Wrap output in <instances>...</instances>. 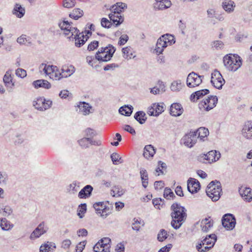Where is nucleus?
Segmentation results:
<instances>
[{
  "label": "nucleus",
  "instance_id": "1",
  "mask_svg": "<svg viewBox=\"0 0 252 252\" xmlns=\"http://www.w3.org/2000/svg\"><path fill=\"white\" fill-rule=\"evenodd\" d=\"M71 24V23L64 19L59 21L58 26L68 38L70 40H75V45L76 47H80L87 41L89 35H91L92 32L89 30L80 32L76 28L72 27Z\"/></svg>",
  "mask_w": 252,
  "mask_h": 252
},
{
  "label": "nucleus",
  "instance_id": "2",
  "mask_svg": "<svg viewBox=\"0 0 252 252\" xmlns=\"http://www.w3.org/2000/svg\"><path fill=\"white\" fill-rule=\"evenodd\" d=\"M171 210V216L172 218L171 224L174 228L179 229L186 219V210L180 204L176 203L172 205Z\"/></svg>",
  "mask_w": 252,
  "mask_h": 252
},
{
  "label": "nucleus",
  "instance_id": "3",
  "mask_svg": "<svg viewBox=\"0 0 252 252\" xmlns=\"http://www.w3.org/2000/svg\"><path fill=\"white\" fill-rule=\"evenodd\" d=\"M223 63L228 70L235 71L241 67L242 60L238 55L230 54L223 57Z\"/></svg>",
  "mask_w": 252,
  "mask_h": 252
},
{
  "label": "nucleus",
  "instance_id": "4",
  "mask_svg": "<svg viewBox=\"0 0 252 252\" xmlns=\"http://www.w3.org/2000/svg\"><path fill=\"white\" fill-rule=\"evenodd\" d=\"M207 195L212 199V201H218L221 192V184L219 181H213L207 186L206 189Z\"/></svg>",
  "mask_w": 252,
  "mask_h": 252
},
{
  "label": "nucleus",
  "instance_id": "5",
  "mask_svg": "<svg viewBox=\"0 0 252 252\" xmlns=\"http://www.w3.org/2000/svg\"><path fill=\"white\" fill-rule=\"evenodd\" d=\"M115 52V49L112 45L101 47L96 53V59L99 61L107 62L111 59Z\"/></svg>",
  "mask_w": 252,
  "mask_h": 252
},
{
  "label": "nucleus",
  "instance_id": "6",
  "mask_svg": "<svg viewBox=\"0 0 252 252\" xmlns=\"http://www.w3.org/2000/svg\"><path fill=\"white\" fill-rule=\"evenodd\" d=\"M218 97L211 95L201 101L198 104V108L202 111H209L214 108L217 104Z\"/></svg>",
  "mask_w": 252,
  "mask_h": 252
},
{
  "label": "nucleus",
  "instance_id": "7",
  "mask_svg": "<svg viewBox=\"0 0 252 252\" xmlns=\"http://www.w3.org/2000/svg\"><path fill=\"white\" fill-rule=\"evenodd\" d=\"M204 76L199 75L194 72L189 74L187 78V85L189 88L198 86L202 82Z\"/></svg>",
  "mask_w": 252,
  "mask_h": 252
},
{
  "label": "nucleus",
  "instance_id": "8",
  "mask_svg": "<svg viewBox=\"0 0 252 252\" xmlns=\"http://www.w3.org/2000/svg\"><path fill=\"white\" fill-rule=\"evenodd\" d=\"M211 82L214 87L218 89H220L224 84L225 80L220 72L215 69L211 73Z\"/></svg>",
  "mask_w": 252,
  "mask_h": 252
},
{
  "label": "nucleus",
  "instance_id": "9",
  "mask_svg": "<svg viewBox=\"0 0 252 252\" xmlns=\"http://www.w3.org/2000/svg\"><path fill=\"white\" fill-rule=\"evenodd\" d=\"M222 224L227 230H232L235 226L236 219L231 214H225L221 220Z\"/></svg>",
  "mask_w": 252,
  "mask_h": 252
},
{
  "label": "nucleus",
  "instance_id": "10",
  "mask_svg": "<svg viewBox=\"0 0 252 252\" xmlns=\"http://www.w3.org/2000/svg\"><path fill=\"white\" fill-rule=\"evenodd\" d=\"M52 102L49 100H46L44 98L40 97L33 101V105L38 110L43 111L50 107Z\"/></svg>",
  "mask_w": 252,
  "mask_h": 252
},
{
  "label": "nucleus",
  "instance_id": "11",
  "mask_svg": "<svg viewBox=\"0 0 252 252\" xmlns=\"http://www.w3.org/2000/svg\"><path fill=\"white\" fill-rule=\"evenodd\" d=\"M182 141L185 146L189 148H191L197 141L196 134H195V132L193 131H190L189 133L184 135L182 138Z\"/></svg>",
  "mask_w": 252,
  "mask_h": 252
},
{
  "label": "nucleus",
  "instance_id": "12",
  "mask_svg": "<svg viewBox=\"0 0 252 252\" xmlns=\"http://www.w3.org/2000/svg\"><path fill=\"white\" fill-rule=\"evenodd\" d=\"M242 136L246 139H252V121H249L245 123L241 130Z\"/></svg>",
  "mask_w": 252,
  "mask_h": 252
},
{
  "label": "nucleus",
  "instance_id": "13",
  "mask_svg": "<svg viewBox=\"0 0 252 252\" xmlns=\"http://www.w3.org/2000/svg\"><path fill=\"white\" fill-rule=\"evenodd\" d=\"M163 104L153 103L148 108V114L150 116H158L164 111Z\"/></svg>",
  "mask_w": 252,
  "mask_h": 252
},
{
  "label": "nucleus",
  "instance_id": "14",
  "mask_svg": "<svg viewBox=\"0 0 252 252\" xmlns=\"http://www.w3.org/2000/svg\"><path fill=\"white\" fill-rule=\"evenodd\" d=\"M47 229L48 228L45 226L44 222H42L32 233L30 238L31 239H34L39 238L41 235L46 233Z\"/></svg>",
  "mask_w": 252,
  "mask_h": 252
},
{
  "label": "nucleus",
  "instance_id": "15",
  "mask_svg": "<svg viewBox=\"0 0 252 252\" xmlns=\"http://www.w3.org/2000/svg\"><path fill=\"white\" fill-rule=\"evenodd\" d=\"M3 80L7 91L11 92L15 86V83L13 82V78L11 75V71L8 70L6 72L3 76Z\"/></svg>",
  "mask_w": 252,
  "mask_h": 252
},
{
  "label": "nucleus",
  "instance_id": "16",
  "mask_svg": "<svg viewBox=\"0 0 252 252\" xmlns=\"http://www.w3.org/2000/svg\"><path fill=\"white\" fill-rule=\"evenodd\" d=\"M200 189V183L196 179L189 178L188 181V189L191 193H196Z\"/></svg>",
  "mask_w": 252,
  "mask_h": 252
},
{
  "label": "nucleus",
  "instance_id": "17",
  "mask_svg": "<svg viewBox=\"0 0 252 252\" xmlns=\"http://www.w3.org/2000/svg\"><path fill=\"white\" fill-rule=\"evenodd\" d=\"M207 160L209 163H211L218 161L221 157L219 151L212 150L206 154Z\"/></svg>",
  "mask_w": 252,
  "mask_h": 252
},
{
  "label": "nucleus",
  "instance_id": "18",
  "mask_svg": "<svg viewBox=\"0 0 252 252\" xmlns=\"http://www.w3.org/2000/svg\"><path fill=\"white\" fill-rule=\"evenodd\" d=\"M79 111L84 115H89L92 113V107L88 103L80 102L78 105Z\"/></svg>",
  "mask_w": 252,
  "mask_h": 252
},
{
  "label": "nucleus",
  "instance_id": "19",
  "mask_svg": "<svg viewBox=\"0 0 252 252\" xmlns=\"http://www.w3.org/2000/svg\"><path fill=\"white\" fill-rule=\"evenodd\" d=\"M239 191L242 197L246 201L250 202L252 199V192L250 188L242 187Z\"/></svg>",
  "mask_w": 252,
  "mask_h": 252
},
{
  "label": "nucleus",
  "instance_id": "20",
  "mask_svg": "<svg viewBox=\"0 0 252 252\" xmlns=\"http://www.w3.org/2000/svg\"><path fill=\"white\" fill-rule=\"evenodd\" d=\"M183 112L184 109L180 104L173 103L170 107V113L173 116H179L182 114Z\"/></svg>",
  "mask_w": 252,
  "mask_h": 252
},
{
  "label": "nucleus",
  "instance_id": "21",
  "mask_svg": "<svg viewBox=\"0 0 252 252\" xmlns=\"http://www.w3.org/2000/svg\"><path fill=\"white\" fill-rule=\"evenodd\" d=\"M209 91L208 89H203L196 91L191 94L190 99L191 101L195 102L205 95L209 94Z\"/></svg>",
  "mask_w": 252,
  "mask_h": 252
},
{
  "label": "nucleus",
  "instance_id": "22",
  "mask_svg": "<svg viewBox=\"0 0 252 252\" xmlns=\"http://www.w3.org/2000/svg\"><path fill=\"white\" fill-rule=\"evenodd\" d=\"M217 241V236L215 234L209 235L206 237L200 243L202 245L210 246L212 248Z\"/></svg>",
  "mask_w": 252,
  "mask_h": 252
},
{
  "label": "nucleus",
  "instance_id": "23",
  "mask_svg": "<svg viewBox=\"0 0 252 252\" xmlns=\"http://www.w3.org/2000/svg\"><path fill=\"white\" fill-rule=\"evenodd\" d=\"M194 132L196 134L197 139L199 138L202 141H205L204 138H206L209 133L208 129L204 127H201Z\"/></svg>",
  "mask_w": 252,
  "mask_h": 252
},
{
  "label": "nucleus",
  "instance_id": "24",
  "mask_svg": "<svg viewBox=\"0 0 252 252\" xmlns=\"http://www.w3.org/2000/svg\"><path fill=\"white\" fill-rule=\"evenodd\" d=\"M93 188L91 185H87L79 192L78 197L80 198H86L90 196Z\"/></svg>",
  "mask_w": 252,
  "mask_h": 252
},
{
  "label": "nucleus",
  "instance_id": "25",
  "mask_svg": "<svg viewBox=\"0 0 252 252\" xmlns=\"http://www.w3.org/2000/svg\"><path fill=\"white\" fill-rule=\"evenodd\" d=\"M156 153V150L152 145L145 146L144 148L143 156L147 159L153 157Z\"/></svg>",
  "mask_w": 252,
  "mask_h": 252
},
{
  "label": "nucleus",
  "instance_id": "26",
  "mask_svg": "<svg viewBox=\"0 0 252 252\" xmlns=\"http://www.w3.org/2000/svg\"><path fill=\"white\" fill-rule=\"evenodd\" d=\"M56 66L53 65L42 63L39 66V69L41 71L42 70L45 74L48 75L50 77L53 71L55 70Z\"/></svg>",
  "mask_w": 252,
  "mask_h": 252
},
{
  "label": "nucleus",
  "instance_id": "27",
  "mask_svg": "<svg viewBox=\"0 0 252 252\" xmlns=\"http://www.w3.org/2000/svg\"><path fill=\"white\" fill-rule=\"evenodd\" d=\"M222 4L224 10L228 13L233 12L235 7V3L231 0H223Z\"/></svg>",
  "mask_w": 252,
  "mask_h": 252
},
{
  "label": "nucleus",
  "instance_id": "28",
  "mask_svg": "<svg viewBox=\"0 0 252 252\" xmlns=\"http://www.w3.org/2000/svg\"><path fill=\"white\" fill-rule=\"evenodd\" d=\"M61 71L63 78H66L70 76L75 72V68L71 65H64L63 66Z\"/></svg>",
  "mask_w": 252,
  "mask_h": 252
},
{
  "label": "nucleus",
  "instance_id": "29",
  "mask_svg": "<svg viewBox=\"0 0 252 252\" xmlns=\"http://www.w3.org/2000/svg\"><path fill=\"white\" fill-rule=\"evenodd\" d=\"M13 14L16 15L18 18H22L25 13V9L20 4L16 3L12 11Z\"/></svg>",
  "mask_w": 252,
  "mask_h": 252
},
{
  "label": "nucleus",
  "instance_id": "30",
  "mask_svg": "<svg viewBox=\"0 0 252 252\" xmlns=\"http://www.w3.org/2000/svg\"><path fill=\"white\" fill-rule=\"evenodd\" d=\"M111 239L108 237H105L99 240L95 245L94 249H98V246H103L106 250L109 251L110 249Z\"/></svg>",
  "mask_w": 252,
  "mask_h": 252
},
{
  "label": "nucleus",
  "instance_id": "31",
  "mask_svg": "<svg viewBox=\"0 0 252 252\" xmlns=\"http://www.w3.org/2000/svg\"><path fill=\"white\" fill-rule=\"evenodd\" d=\"M109 18L116 27L120 25L124 21V18L120 14L111 13L109 14Z\"/></svg>",
  "mask_w": 252,
  "mask_h": 252
},
{
  "label": "nucleus",
  "instance_id": "32",
  "mask_svg": "<svg viewBox=\"0 0 252 252\" xmlns=\"http://www.w3.org/2000/svg\"><path fill=\"white\" fill-rule=\"evenodd\" d=\"M33 86L35 88L42 87L45 89H49L51 87V84L46 80H37L33 81Z\"/></svg>",
  "mask_w": 252,
  "mask_h": 252
},
{
  "label": "nucleus",
  "instance_id": "33",
  "mask_svg": "<svg viewBox=\"0 0 252 252\" xmlns=\"http://www.w3.org/2000/svg\"><path fill=\"white\" fill-rule=\"evenodd\" d=\"M213 222L210 218L202 220L201 222L202 230L203 232H208L210 228L213 226Z\"/></svg>",
  "mask_w": 252,
  "mask_h": 252
},
{
  "label": "nucleus",
  "instance_id": "34",
  "mask_svg": "<svg viewBox=\"0 0 252 252\" xmlns=\"http://www.w3.org/2000/svg\"><path fill=\"white\" fill-rule=\"evenodd\" d=\"M166 47L165 41H163L160 37L158 39L155 50L157 54H161L164 49Z\"/></svg>",
  "mask_w": 252,
  "mask_h": 252
},
{
  "label": "nucleus",
  "instance_id": "35",
  "mask_svg": "<svg viewBox=\"0 0 252 252\" xmlns=\"http://www.w3.org/2000/svg\"><path fill=\"white\" fill-rule=\"evenodd\" d=\"M141 179L142 180V186L146 188L148 184V173L145 169L142 168L140 171Z\"/></svg>",
  "mask_w": 252,
  "mask_h": 252
},
{
  "label": "nucleus",
  "instance_id": "36",
  "mask_svg": "<svg viewBox=\"0 0 252 252\" xmlns=\"http://www.w3.org/2000/svg\"><path fill=\"white\" fill-rule=\"evenodd\" d=\"M133 109V107L131 105H125L120 107L119 111L122 115L129 116L132 112Z\"/></svg>",
  "mask_w": 252,
  "mask_h": 252
},
{
  "label": "nucleus",
  "instance_id": "37",
  "mask_svg": "<svg viewBox=\"0 0 252 252\" xmlns=\"http://www.w3.org/2000/svg\"><path fill=\"white\" fill-rule=\"evenodd\" d=\"M0 226L3 230H9L11 229L13 225L5 218H2L0 220Z\"/></svg>",
  "mask_w": 252,
  "mask_h": 252
},
{
  "label": "nucleus",
  "instance_id": "38",
  "mask_svg": "<svg viewBox=\"0 0 252 252\" xmlns=\"http://www.w3.org/2000/svg\"><path fill=\"white\" fill-rule=\"evenodd\" d=\"M122 52L123 54V57L126 59L128 60L135 57V56L133 55L132 53V49L130 47H126L123 48Z\"/></svg>",
  "mask_w": 252,
  "mask_h": 252
},
{
  "label": "nucleus",
  "instance_id": "39",
  "mask_svg": "<svg viewBox=\"0 0 252 252\" xmlns=\"http://www.w3.org/2000/svg\"><path fill=\"white\" fill-rule=\"evenodd\" d=\"M134 118L140 124H144L147 120L146 114L143 111H138L134 115Z\"/></svg>",
  "mask_w": 252,
  "mask_h": 252
},
{
  "label": "nucleus",
  "instance_id": "40",
  "mask_svg": "<svg viewBox=\"0 0 252 252\" xmlns=\"http://www.w3.org/2000/svg\"><path fill=\"white\" fill-rule=\"evenodd\" d=\"M83 15V11L79 8L74 9L69 14V16L74 19L77 20Z\"/></svg>",
  "mask_w": 252,
  "mask_h": 252
},
{
  "label": "nucleus",
  "instance_id": "41",
  "mask_svg": "<svg viewBox=\"0 0 252 252\" xmlns=\"http://www.w3.org/2000/svg\"><path fill=\"white\" fill-rule=\"evenodd\" d=\"M160 38L162 40H163V41H165L167 46L168 45H171L175 42V41L174 40V37L171 34H164L162 35Z\"/></svg>",
  "mask_w": 252,
  "mask_h": 252
},
{
  "label": "nucleus",
  "instance_id": "42",
  "mask_svg": "<svg viewBox=\"0 0 252 252\" xmlns=\"http://www.w3.org/2000/svg\"><path fill=\"white\" fill-rule=\"evenodd\" d=\"M50 78L54 80H60L63 78L62 71H60L59 68L57 66L55 67V70L53 71L52 75Z\"/></svg>",
  "mask_w": 252,
  "mask_h": 252
},
{
  "label": "nucleus",
  "instance_id": "43",
  "mask_svg": "<svg viewBox=\"0 0 252 252\" xmlns=\"http://www.w3.org/2000/svg\"><path fill=\"white\" fill-rule=\"evenodd\" d=\"M183 86L181 80H176L172 83L170 89L172 91L178 92L182 89Z\"/></svg>",
  "mask_w": 252,
  "mask_h": 252
},
{
  "label": "nucleus",
  "instance_id": "44",
  "mask_svg": "<svg viewBox=\"0 0 252 252\" xmlns=\"http://www.w3.org/2000/svg\"><path fill=\"white\" fill-rule=\"evenodd\" d=\"M171 5V3L169 0H164L160 3H158L156 6L160 10H163L169 8Z\"/></svg>",
  "mask_w": 252,
  "mask_h": 252
},
{
  "label": "nucleus",
  "instance_id": "45",
  "mask_svg": "<svg viewBox=\"0 0 252 252\" xmlns=\"http://www.w3.org/2000/svg\"><path fill=\"white\" fill-rule=\"evenodd\" d=\"M106 206V205L103 202H96L93 205V207L95 210L96 213L97 215H98V213H100L103 209Z\"/></svg>",
  "mask_w": 252,
  "mask_h": 252
},
{
  "label": "nucleus",
  "instance_id": "46",
  "mask_svg": "<svg viewBox=\"0 0 252 252\" xmlns=\"http://www.w3.org/2000/svg\"><path fill=\"white\" fill-rule=\"evenodd\" d=\"M111 213V209L109 206H106L105 208L103 209V210L100 212V213H98V215L102 218L105 219Z\"/></svg>",
  "mask_w": 252,
  "mask_h": 252
},
{
  "label": "nucleus",
  "instance_id": "47",
  "mask_svg": "<svg viewBox=\"0 0 252 252\" xmlns=\"http://www.w3.org/2000/svg\"><path fill=\"white\" fill-rule=\"evenodd\" d=\"M111 191H112L114 193V194H113L114 196H121L125 192V191L122 189V188L118 186H115L111 190Z\"/></svg>",
  "mask_w": 252,
  "mask_h": 252
},
{
  "label": "nucleus",
  "instance_id": "48",
  "mask_svg": "<svg viewBox=\"0 0 252 252\" xmlns=\"http://www.w3.org/2000/svg\"><path fill=\"white\" fill-rule=\"evenodd\" d=\"M111 158L114 164L117 165L122 162L120 155L116 153H114L111 155Z\"/></svg>",
  "mask_w": 252,
  "mask_h": 252
},
{
  "label": "nucleus",
  "instance_id": "49",
  "mask_svg": "<svg viewBox=\"0 0 252 252\" xmlns=\"http://www.w3.org/2000/svg\"><path fill=\"white\" fill-rule=\"evenodd\" d=\"M90 138L84 137L78 141L80 146L83 148H87L90 144Z\"/></svg>",
  "mask_w": 252,
  "mask_h": 252
},
{
  "label": "nucleus",
  "instance_id": "50",
  "mask_svg": "<svg viewBox=\"0 0 252 252\" xmlns=\"http://www.w3.org/2000/svg\"><path fill=\"white\" fill-rule=\"evenodd\" d=\"M213 48L216 50L222 49L224 47L223 43L220 40L213 41L211 44Z\"/></svg>",
  "mask_w": 252,
  "mask_h": 252
},
{
  "label": "nucleus",
  "instance_id": "51",
  "mask_svg": "<svg viewBox=\"0 0 252 252\" xmlns=\"http://www.w3.org/2000/svg\"><path fill=\"white\" fill-rule=\"evenodd\" d=\"M79 188V186L77 185V183L76 182H74L68 186L67 190L69 192L74 193L78 191Z\"/></svg>",
  "mask_w": 252,
  "mask_h": 252
},
{
  "label": "nucleus",
  "instance_id": "52",
  "mask_svg": "<svg viewBox=\"0 0 252 252\" xmlns=\"http://www.w3.org/2000/svg\"><path fill=\"white\" fill-rule=\"evenodd\" d=\"M86 210H87L86 204L85 203L81 204L79 206L78 208V210H77L78 216H79L80 218H82L83 216L81 215V214H84L86 212Z\"/></svg>",
  "mask_w": 252,
  "mask_h": 252
},
{
  "label": "nucleus",
  "instance_id": "53",
  "mask_svg": "<svg viewBox=\"0 0 252 252\" xmlns=\"http://www.w3.org/2000/svg\"><path fill=\"white\" fill-rule=\"evenodd\" d=\"M163 195L164 197L167 199L173 198L174 196H175L173 192L171 191V189L167 188L164 189Z\"/></svg>",
  "mask_w": 252,
  "mask_h": 252
},
{
  "label": "nucleus",
  "instance_id": "54",
  "mask_svg": "<svg viewBox=\"0 0 252 252\" xmlns=\"http://www.w3.org/2000/svg\"><path fill=\"white\" fill-rule=\"evenodd\" d=\"M133 220V222L132 223V229L136 231H139L141 228L140 224H141V221L136 218H134Z\"/></svg>",
  "mask_w": 252,
  "mask_h": 252
},
{
  "label": "nucleus",
  "instance_id": "55",
  "mask_svg": "<svg viewBox=\"0 0 252 252\" xmlns=\"http://www.w3.org/2000/svg\"><path fill=\"white\" fill-rule=\"evenodd\" d=\"M167 237V233L164 229H161L158 235V240L160 242H163Z\"/></svg>",
  "mask_w": 252,
  "mask_h": 252
},
{
  "label": "nucleus",
  "instance_id": "56",
  "mask_svg": "<svg viewBox=\"0 0 252 252\" xmlns=\"http://www.w3.org/2000/svg\"><path fill=\"white\" fill-rule=\"evenodd\" d=\"M75 0H63V6L64 7L69 8L73 7L75 5Z\"/></svg>",
  "mask_w": 252,
  "mask_h": 252
},
{
  "label": "nucleus",
  "instance_id": "57",
  "mask_svg": "<svg viewBox=\"0 0 252 252\" xmlns=\"http://www.w3.org/2000/svg\"><path fill=\"white\" fill-rule=\"evenodd\" d=\"M111 21H109L107 18H103L101 20V25L105 28H109L112 26Z\"/></svg>",
  "mask_w": 252,
  "mask_h": 252
},
{
  "label": "nucleus",
  "instance_id": "58",
  "mask_svg": "<svg viewBox=\"0 0 252 252\" xmlns=\"http://www.w3.org/2000/svg\"><path fill=\"white\" fill-rule=\"evenodd\" d=\"M160 92L162 93L165 91V85L164 83L161 80H158L156 84V86Z\"/></svg>",
  "mask_w": 252,
  "mask_h": 252
},
{
  "label": "nucleus",
  "instance_id": "59",
  "mask_svg": "<svg viewBox=\"0 0 252 252\" xmlns=\"http://www.w3.org/2000/svg\"><path fill=\"white\" fill-rule=\"evenodd\" d=\"M99 42L97 41H93L91 42L88 46V50L90 51H94L98 46Z\"/></svg>",
  "mask_w": 252,
  "mask_h": 252
},
{
  "label": "nucleus",
  "instance_id": "60",
  "mask_svg": "<svg viewBox=\"0 0 252 252\" xmlns=\"http://www.w3.org/2000/svg\"><path fill=\"white\" fill-rule=\"evenodd\" d=\"M1 210H3L4 216L10 215L12 213V209L8 206H6L3 208L0 207V213L1 212Z\"/></svg>",
  "mask_w": 252,
  "mask_h": 252
},
{
  "label": "nucleus",
  "instance_id": "61",
  "mask_svg": "<svg viewBox=\"0 0 252 252\" xmlns=\"http://www.w3.org/2000/svg\"><path fill=\"white\" fill-rule=\"evenodd\" d=\"M204 245H202L201 243H199L196 246L197 250L199 252H206L212 248L211 247L209 246H206L202 248V246Z\"/></svg>",
  "mask_w": 252,
  "mask_h": 252
},
{
  "label": "nucleus",
  "instance_id": "62",
  "mask_svg": "<svg viewBox=\"0 0 252 252\" xmlns=\"http://www.w3.org/2000/svg\"><path fill=\"white\" fill-rule=\"evenodd\" d=\"M16 75L21 78H24L27 75L26 71L22 68H18L16 70Z\"/></svg>",
  "mask_w": 252,
  "mask_h": 252
},
{
  "label": "nucleus",
  "instance_id": "63",
  "mask_svg": "<svg viewBox=\"0 0 252 252\" xmlns=\"http://www.w3.org/2000/svg\"><path fill=\"white\" fill-rule=\"evenodd\" d=\"M8 179L6 173L0 171V184H5Z\"/></svg>",
  "mask_w": 252,
  "mask_h": 252
},
{
  "label": "nucleus",
  "instance_id": "64",
  "mask_svg": "<svg viewBox=\"0 0 252 252\" xmlns=\"http://www.w3.org/2000/svg\"><path fill=\"white\" fill-rule=\"evenodd\" d=\"M71 94L66 90H62L59 94V96L62 98H66L67 97H71Z\"/></svg>",
  "mask_w": 252,
  "mask_h": 252
}]
</instances>
